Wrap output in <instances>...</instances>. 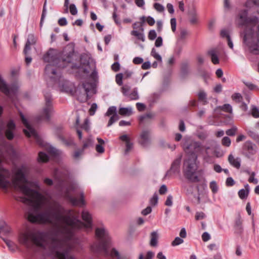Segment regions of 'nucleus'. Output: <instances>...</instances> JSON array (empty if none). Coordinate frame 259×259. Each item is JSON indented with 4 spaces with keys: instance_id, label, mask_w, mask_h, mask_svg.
<instances>
[{
    "instance_id": "22",
    "label": "nucleus",
    "mask_w": 259,
    "mask_h": 259,
    "mask_svg": "<svg viewBox=\"0 0 259 259\" xmlns=\"http://www.w3.org/2000/svg\"><path fill=\"white\" fill-rule=\"evenodd\" d=\"M198 97L199 100L203 102V105H206L208 103L207 95L204 91H200L198 94Z\"/></svg>"
},
{
    "instance_id": "41",
    "label": "nucleus",
    "mask_w": 259,
    "mask_h": 259,
    "mask_svg": "<svg viewBox=\"0 0 259 259\" xmlns=\"http://www.w3.org/2000/svg\"><path fill=\"white\" fill-rule=\"evenodd\" d=\"M237 131V128L236 126H233L231 128L228 130L226 131V133L227 135L229 136H233L236 134V133Z\"/></svg>"
},
{
    "instance_id": "16",
    "label": "nucleus",
    "mask_w": 259,
    "mask_h": 259,
    "mask_svg": "<svg viewBox=\"0 0 259 259\" xmlns=\"http://www.w3.org/2000/svg\"><path fill=\"white\" fill-rule=\"evenodd\" d=\"M82 87L84 90L86 94V97L84 101H87L89 98V94L90 92L94 88V84L92 83L85 82L82 83Z\"/></svg>"
},
{
    "instance_id": "53",
    "label": "nucleus",
    "mask_w": 259,
    "mask_h": 259,
    "mask_svg": "<svg viewBox=\"0 0 259 259\" xmlns=\"http://www.w3.org/2000/svg\"><path fill=\"white\" fill-rule=\"evenodd\" d=\"M173 197L171 195H169L165 202V204L168 206H171L172 205Z\"/></svg>"
},
{
    "instance_id": "56",
    "label": "nucleus",
    "mask_w": 259,
    "mask_h": 259,
    "mask_svg": "<svg viewBox=\"0 0 259 259\" xmlns=\"http://www.w3.org/2000/svg\"><path fill=\"white\" fill-rule=\"evenodd\" d=\"M255 176V172H251V175H250V176L248 179V181L250 182V183H253L255 184H257V182H258V181L256 179H255L254 178Z\"/></svg>"
},
{
    "instance_id": "58",
    "label": "nucleus",
    "mask_w": 259,
    "mask_h": 259,
    "mask_svg": "<svg viewBox=\"0 0 259 259\" xmlns=\"http://www.w3.org/2000/svg\"><path fill=\"white\" fill-rule=\"evenodd\" d=\"M221 35L223 37H226L227 39L230 37L228 30L227 29H223L221 31Z\"/></svg>"
},
{
    "instance_id": "54",
    "label": "nucleus",
    "mask_w": 259,
    "mask_h": 259,
    "mask_svg": "<svg viewBox=\"0 0 259 259\" xmlns=\"http://www.w3.org/2000/svg\"><path fill=\"white\" fill-rule=\"evenodd\" d=\"M163 40L161 36H158L155 42V46L156 47H160L162 46Z\"/></svg>"
},
{
    "instance_id": "51",
    "label": "nucleus",
    "mask_w": 259,
    "mask_h": 259,
    "mask_svg": "<svg viewBox=\"0 0 259 259\" xmlns=\"http://www.w3.org/2000/svg\"><path fill=\"white\" fill-rule=\"evenodd\" d=\"M122 78L123 75L122 73H119L116 75V81L119 85H121L122 84Z\"/></svg>"
},
{
    "instance_id": "37",
    "label": "nucleus",
    "mask_w": 259,
    "mask_h": 259,
    "mask_svg": "<svg viewBox=\"0 0 259 259\" xmlns=\"http://www.w3.org/2000/svg\"><path fill=\"white\" fill-rule=\"evenodd\" d=\"M131 86L127 84L124 85L121 88V92L124 96L127 97L128 96L130 91L131 90Z\"/></svg>"
},
{
    "instance_id": "7",
    "label": "nucleus",
    "mask_w": 259,
    "mask_h": 259,
    "mask_svg": "<svg viewBox=\"0 0 259 259\" xmlns=\"http://www.w3.org/2000/svg\"><path fill=\"white\" fill-rule=\"evenodd\" d=\"M77 188L75 184H71L64 193V196L68 199L73 205H83L84 204L83 193H80V199H78L71 195L70 192L74 190Z\"/></svg>"
},
{
    "instance_id": "39",
    "label": "nucleus",
    "mask_w": 259,
    "mask_h": 259,
    "mask_svg": "<svg viewBox=\"0 0 259 259\" xmlns=\"http://www.w3.org/2000/svg\"><path fill=\"white\" fill-rule=\"evenodd\" d=\"M93 144V141L91 137H89L86 140L83 142V149H85L90 146Z\"/></svg>"
},
{
    "instance_id": "59",
    "label": "nucleus",
    "mask_w": 259,
    "mask_h": 259,
    "mask_svg": "<svg viewBox=\"0 0 259 259\" xmlns=\"http://www.w3.org/2000/svg\"><path fill=\"white\" fill-rule=\"evenodd\" d=\"M252 115L255 118L259 117V110L256 107L252 108Z\"/></svg>"
},
{
    "instance_id": "23",
    "label": "nucleus",
    "mask_w": 259,
    "mask_h": 259,
    "mask_svg": "<svg viewBox=\"0 0 259 259\" xmlns=\"http://www.w3.org/2000/svg\"><path fill=\"white\" fill-rule=\"evenodd\" d=\"M189 73V66L187 63H183L181 67V75L183 77H185Z\"/></svg>"
},
{
    "instance_id": "43",
    "label": "nucleus",
    "mask_w": 259,
    "mask_h": 259,
    "mask_svg": "<svg viewBox=\"0 0 259 259\" xmlns=\"http://www.w3.org/2000/svg\"><path fill=\"white\" fill-rule=\"evenodd\" d=\"M54 175L56 179L61 182H63V176H62L61 172L59 169H56L54 172Z\"/></svg>"
},
{
    "instance_id": "17",
    "label": "nucleus",
    "mask_w": 259,
    "mask_h": 259,
    "mask_svg": "<svg viewBox=\"0 0 259 259\" xmlns=\"http://www.w3.org/2000/svg\"><path fill=\"white\" fill-rule=\"evenodd\" d=\"M234 228L236 233L241 234L242 233L243 229L242 225V221L240 216H238L235 220Z\"/></svg>"
},
{
    "instance_id": "40",
    "label": "nucleus",
    "mask_w": 259,
    "mask_h": 259,
    "mask_svg": "<svg viewBox=\"0 0 259 259\" xmlns=\"http://www.w3.org/2000/svg\"><path fill=\"white\" fill-rule=\"evenodd\" d=\"M184 242V240L182 238L177 237L174 240L171 242V245L173 246L179 245Z\"/></svg>"
},
{
    "instance_id": "34",
    "label": "nucleus",
    "mask_w": 259,
    "mask_h": 259,
    "mask_svg": "<svg viewBox=\"0 0 259 259\" xmlns=\"http://www.w3.org/2000/svg\"><path fill=\"white\" fill-rule=\"evenodd\" d=\"M209 187L213 194H215L218 192L219 188L215 181H211L210 183Z\"/></svg>"
},
{
    "instance_id": "36",
    "label": "nucleus",
    "mask_w": 259,
    "mask_h": 259,
    "mask_svg": "<svg viewBox=\"0 0 259 259\" xmlns=\"http://www.w3.org/2000/svg\"><path fill=\"white\" fill-rule=\"evenodd\" d=\"M196 136L200 140H204L207 138L208 134L205 131L198 132Z\"/></svg>"
},
{
    "instance_id": "33",
    "label": "nucleus",
    "mask_w": 259,
    "mask_h": 259,
    "mask_svg": "<svg viewBox=\"0 0 259 259\" xmlns=\"http://www.w3.org/2000/svg\"><path fill=\"white\" fill-rule=\"evenodd\" d=\"M222 110L230 113L232 112V107L229 104H225L219 107Z\"/></svg>"
},
{
    "instance_id": "49",
    "label": "nucleus",
    "mask_w": 259,
    "mask_h": 259,
    "mask_svg": "<svg viewBox=\"0 0 259 259\" xmlns=\"http://www.w3.org/2000/svg\"><path fill=\"white\" fill-rule=\"evenodd\" d=\"M156 36L157 34L154 30H151L149 32L148 38L149 39L153 40L156 38Z\"/></svg>"
},
{
    "instance_id": "14",
    "label": "nucleus",
    "mask_w": 259,
    "mask_h": 259,
    "mask_svg": "<svg viewBox=\"0 0 259 259\" xmlns=\"http://www.w3.org/2000/svg\"><path fill=\"white\" fill-rule=\"evenodd\" d=\"M208 55L210 57L211 60L214 64L219 63V59L218 57L219 51L216 49H211L207 52Z\"/></svg>"
},
{
    "instance_id": "60",
    "label": "nucleus",
    "mask_w": 259,
    "mask_h": 259,
    "mask_svg": "<svg viewBox=\"0 0 259 259\" xmlns=\"http://www.w3.org/2000/svg\"><path fill=\"white\" fill-rule=\"evenodd\" d=\"M226 184L227 186H232L235 184V181L231 177H229L227 179Z\"/></svg>"
},
{
    "instance_id": "13",
    "label": "nucleus",
    "mask_w": 259,
    "mask_h": 259,
    "mask_svg": "<svg viewBox=\"0 0 259 259\" xmlns=\"http://www.w3.org/2000/svg\"><path fill=\"white\" fill-rule=\"evenodd\" d=\"M90 63L89 62H88V65L89 66V68L90 69H89L88 68H83V72L85 73H89L90 71V70H93V71L90 75V77L92 79V80L94 82H97L98 79V73L97 71L95 69V66L94 64H92L91 65H89Z\"/></svg>"
},
{
    "instance_id": "5",
    "label": "nucleus",
    "mask_w": 259,
    "mask_h": 259,
    "mask_svg": "<svg viewBox=\"0 0 259 259\" xmlns=\"http://www.w3.org/2000/svg\"><path fill=\"white\" fill-rule=\"evenodd\" d=\"M183 148L186 153L189 154L188 156L195 155L197 158L198 155H203L204 153L208 154L207 150L209 147L203 145L200 142L192 140L189 143H184Z\"/></svg>"
},
{
    "instance_id": "27",
    "label": "nucleus",
    "mask_w": 259,
    "mask_h": 259,
    "mask_svg": "<svg viewBox=\"0 0 259 259\" xmlns=\"http://www.w3.org/2000/svg\"><path fill=\"white\" fill-rule=\"evenodd\" d=\"M127 97L130 98L131 100H136L139 99V96L137 88H135L131 93H129Z\"/></svg>"
},
{
    "instance_id": "62",
    "label": "nucleus",
    "mask_w": 259,
    "mask_h": 259,
    "mask_svg": "<svg viewBox=\"0 0 259 259\" xmlns=\"http://www.w3.org/2000/svg\"><path fill=\"white\" fill-rule=\"evenodd\" d=\"M205 217V214L203 212H197L195 219L197 220H202Z\"/></svg>"
},
{
    "instance_id": "3",
    "label": "nucleus",
    "mask_w": 259,
    "mask_h": 259,
    "mask_svg": "<svg viewBox=\"0 0 259 259\" xmlns=\"http://www.w3.org/2000/svg\"><path fill=\"white\" fill-rule=\"evenodd\" d=\"M45 233L43 232L35 233L31 231L21 232L18 236L19 242L29 248L33 244L43 246L45 244Z\"/></svg>"
},
{
    "instance_id": "63",
    "label": "nucleus",
    "mask_w": 259,
    "mask_h": 259,
    "mask_svg": "<svg viewBox=\"0 0 259 259\" xmlns=\"http://www.w3.org/2000/svg\"><path fill=\"white\" fill-rule=\"evenodd\" d=\"M96 150L99 153H103L105 149L102 145L97 144L96 146Z\"/></svg>"
},
{
    "instance_id": "45",
    "label": "nucleus",
    "mask_w": 259,
    "mask_h": 259,
    "mask_svg": "<svg viewBox=\"0 0 259 259\" xmlns=\"http://www.w3.org/2000/svg\"><path fill=\"white\" fill-rule=\"evenodd\" d=\"M158 197L156 193H155L150 200V203L152 205H155L158 202Z\"/></svg>"
},
{
    "instance_id": "47",
    "label": "nucleus",
    "mask_w": 259,
    "mask_h": 259,
    "mask_svg": "<svg viewBox=\"0 0 259 259\" xmlns=\"http://www.w3.org/2000/svg\"><path fill=\"white\" fill-rule=\"evenodd\" d=\"M247 133L249 136H250L254 140L257 141L259 140V135H257L255 132L251 131H249Z\"/></svg>"
},
{
    "instance_id": "30",
    "label": "nucleus",
    "mask_w": 259,
    "mask_h": 259,
    "mask_svg": "<svg viewBox=\"0 0 259 259\" xmlns=\"http://www.w3.org/2000/svg\"><path fill=\"white\" fill-rule=\"evenodd\" d=\"M117 113V108L115 106H111L108 109L105 115L106 116H109L111 115H114Z\"/></svg>"
},
{
    "instance_id": "38",
    "label": "nucleus",
    "mask_w": 259,
    "mask_h": 259,
    "mask_svg": "<svg viewBox=\"0 0 259 259\" xmlns=\"http://www.w3.org/2000/svg\"><path fill=\"white\" fill-rule=\"evenodd\" d=\"M248 191L245 190L244 189L240 190L238 192V195L242 199L246 198L248 196Z\"/></svg>"
},
{
    "instance_id": "8",
    "label": "nucleus",
    "mask_w": 259,
    "mask_h": 259,
    "mask_svg": "<svg viewBox=\"0 0 259 259\" xmlns=\"http://www.w3.org/2000/svg\"><path fill=\"white\" fill-rule=\"evenodd\" d=\"M45 99V107L42 111V116L47 120L49 121L50 119V116L53 111L52 104V96L49 92H45L44 93Z\"/></svg>"
},
{
    "instance_id": "31",
    "label": "nucleus",
    "mask_w": 259,
    "mask_h": 259,
    "mask_svg": "<svg viewBox=\"0 0 259 259\" xmlns=\"http://www.w3.org/2000/svg\"><path fill=\"white\" fill-rule=\"evenodd\" d=\"M154 255V254L152 251H149L147 252L145 257L143 253H140L139 256V259H152Z\"/></svg>"
},
{
    "instance_id": "42",
    "label": "nucleus",
    "mask_w": 259,
    "mask_h": 259,
    "mask_svg": "<svg viewBox=\"0 0 259 259\" xmlns=\"http://www.w3.org/2000/svg\"><path fill=\"white\" fill-rule=\"evenodd\" d=\"M188 13L190 17L197 16V11L195 6L192 5V6L189 9Z\"/></svg>"
},
{
    "instance_id": "21",
    "label": "nucleus",
    "mask_w": 259,
    "mask_h": 259,
    "mask_svg": "<svg viewBox=\"0 0 259 259\" xmlns=\"http://www.w3.org/2000/svg\"><path fill=\"white\" fill-rule=\"evenodd\" d=\"M150 245L152 246H156L157 244L158 234L157 231H153L151 233Z\"/></svg>"
},
{
    "instance_id": "20",
    "label": "nucleus",
    "mask_w": 259,
    "mask_h": 259,
    "mask_svg": "<svg viewBox=\"0 0 259 259\" xmlns=\"http://www.w3.org/2000/svg\"><path fill=\"white\" fill-rule=\"evenodd\" d=\"M228 161L230 163L237 168H239L240 167V162L239 159H235L234 156L232 154H230L228 157Z\"/></svg>"
},
{
    "instance_id": "15",
    "label": "nucleus",
    "mask_w": 259,
    "mask_h": 259,
    "mask_svg": "<svg viewBox=\"0 0 259 259\" xmlns=\"http://www.w3.org/2000/svg\"><path fill=\"white\" fill-rule=\"evenodd\" d=\"M181 162V156L176 158L172 163L170 167V170L173 172H179L180 171V166Z\"/></svg>"
},
{
    "instance_id": "50",
    "label": "nucleus",
    "mask_w": 259,
    "mask_h": 259,
    "mask_svg": "<svg viewBox=\"0 0 259 259\" xmlns=\"http://www.w3.org/2000/svg\"><path fill=\"white\" fill-rule=\"evenodd\" d=\"M81 128L87 131L90 130V121L88 118L85 119L83 124L81 125Z\"/></svg>"
},
{
    "instance_id": "28",
    "label": "nucleus",
    "mask_w": 259,
    "mask_h": 259,
    "mask_svg": "<svg viewBox=\"0 0 259 259\" xmlns=\"http://www.w3.org/2000/svg\"><path fill=\"white\" fill-rule=\"evenodd\" d=\"M131 34L136 36L138 39L141 40L142 41H145V36L143 33L139 32L137 30H133L131 31Z\"/></svg>"
},
{
    "instance_id": "48",
    "label": "nucleus",
    "mask_w": 259,
    "mask_h": 259,
    "mask_svg": "<svg viewBox=\"0 0 259 259\" xmlns=\"http://www.w3.org/2000/svg\"><path fill=\"white\" fill-rule=\"evenodd\" d=\"M133 146V144L131 143L130 141H127L126 143V149L124 151V154H127L129 151L132 149Z\"/></svg>"
},
{
    "instance_id": "35",
    "label": "nucleus",
    "mask_w": 259,
    "mask_h": 259,
    "mask_svg": "<svg viewBox=\"0 0 259 259\" xmlns=\"http://www.w3.org/2000/svg\"><path fill=\"white\" fill-rule=\"evenodd\" d=\"M119 119V117L117 114H114L110 118L107 126H110L112 124H113L114 122L117 121Z\"/></svg>"
},
{
    "instance_id": "52",
    "label": "nucleus",
    "mask_w": 259,
    "mask_h": 259,
    "mask_svg": "<svg viewBox=\"0 0 259 259\" xmlns=\"http://www.w3.org/2000/svg\"><path fill=\"white\" fill-rule=\"evenodd\" d=\"M154 8L159 12H162L164 11V7L159 3H155L154 5Z\"/></svg>"
},
{
    "instance_id": "46",
    "label": "nucleus",
    "mask_w": 259,
    "mask_h": 259,
    "mask_svg": "<svg viewBox=\"0 0 259 259\" xmlns=\"http://www.w3.org/2000/svg\"><path fill=\"white\" fill-rule=\"evenodd\" d=\"M69 10L70 13L72 15H75L77 14V9L74 4H71L69 6Z\"/></svg>"
},
{
    "instance_id": "26",
    "label": "nucleus",
    "mask_w": 259,
    "mask_h": 259,
    "mask_svg": "<svg viewBox=\"0 0 259 259\" xmlns=\"http://www.w3.org/2000/svg\"><path fill=\"white\" fill-rule=\"evenodd\" d=\"M3 240L10 250L12 251L15 250L17 246L13 242L6 239H3Z\"/></svg>"
},
{
    "instance_id": "44",
    "label": "nucleus",
    "mask_w": 259,
    "mask_h": 259,
    "mask_svg": "<svg viewBox=\"0 0 259 259\" xmlns=\"http://www.w3.org/2000/svg\"><path fill=\"white\" fill-rule=\"evenodd\" d=\"M222 143L224 146L229 147L231 144V139L228 137H225L222 139Z\"/></svg>"
},
{
    "instance_id": "57",
    "label": "nucleus",
    "mask_w": 259,
    "mask_h": 259,
    "mask_svg": "<svg viewBox=\"0 0 259 259\" xmlns=\"http://www.w3.org/2000/svg\"><path fill=\"white\" fill-rule=\"evenodd\" d=\"M170 24L171 30L173 32H175L176 30L177 21L175 18H171L170 20Z\"/></svg>"
},
{
    "instance_id": "2",
    "label": "nucleus",
    "mask_w": 259,
    "mask_h": 259,
    "mask_svg": "<svg viewBox=\"0 0 259 259\" xmlns=\"http://www.w3.org/2000/svg\"><path fill=\"white\" fill-rule=\"evenodd\" d=\"M237 23L239 26H245L243 37V43L248 48L250 52L255 55H259V25L258 33H255L253 27L258 23L256 16L247 17V10H244L239 14Z\"/></svg>"
},
{
    "instance_id": "4",
    "label": "nucleus",
    "mask_w": 259,
    "mask_h": 259,
    "mask_svg": "<svg viewBox=\"0 0 259 259\" xmlns=\"http://www.w3.org/2000/svg\"><path fill=\"white\" fill-rule=\"evenodd\" d=\"M196 160L197 156L193 155L192 156H188L184 162V175L187 180L193 183L199 181V177L196 174L198 168Z\"/></svg>"
},
{
    "instance_id": "12",
    "label": "nucleus",
    "mask_w": 259,
    "mask_h": 259,
    "mask_svg": "<svg viewBox=\"0 0 259 259\" xmlns=\"http://www.w3.org/2000/svg\"><path fill=\"white\" fill-rule=\"evenodd\" d=\"M36 42V38L34 35L32 34H29L23 51V53L25 55H27L28 52L30 50V46L35 45Z\"/></svg>"
},
{
    "instance_id": "29",
    "label": "nucleus",
    "mask_w": 259,
    "mask_h": 259,
    "mask_svg": "<svg viewBox=\"0 0 259 259\" xmlns=\"http://www.w3.org/2000/svg\"><path fill=\"white\" fill-rule=\"evenodd\" d=\"M49 160V157L47 154L42 152H40L38 154V161L39 162H47Z\"/></svg>"
},
{
    "instance_id": "10",
    "label": "nucleus",
    "mask_w": 259,
    "mask_h": 259,
    "mask_svg": "<svg viewBox=\"0 0 259 259\" xmlns=\"http://www.w3.org/2000/svg\"><path fill=\"white\" fill-rule=\"evenodd\" d=\"M151 132L150 130H143L142 131L139 140V144L144 147H147L151 142Z\"/></svg>"
},
{
    "instance_id": "64",
    "label": "nucleus",
    "mask_w": 259,
    "mask_h": 259,
    "mask_svg": "<svg viewBox=\"0 0 259 259\" xmlns=\"http://www.w3.org/2000/svg\"><path fill=\"white\" fill-rule=\"evenodd\" d=\"M202 239L204 242L207 241L210 239V236L208 233L206 232H204L202 235Z\"/></svg>"
},
{
    "instance_id": "55",
    "label": "nucleus",
    "mask_w": 259,
    "mask_h": 259,
    "mask_svg": "<svg viewBox=\"0 0 259 259\" xmlns=\"http://www.w3.org/2000/svg\"><path fill=\"white\" fill-rule=\"evenodd\" d=\"M136 106L138 111L140 112L144 111L146 109L145 105L142 103H137Z\"/></svg>"
},
{
    "instance_id": "18",
    "label": "nucleus",
    "mask_w": 259,
    "mask_h": 259,
    "mask_svg": "<svg viewBox=\"0 0 259 259\" xmlns=\"http://www.w3.org/2000/svg\"><path fill=\"white\" fill-rule=\"evenodd\" d=\"M154 115L151 113H146L142 115L139 117V120L140 124L145 123L148 122L150 119L153 118Z\"/></svg>"
},
{
    "instance_id": "6",
    "label": "nucleus",
    "mask_w": 259,
    "mask_h": 259,
    "mask_svg": "<svg viewBox=\"0 0 259 259\" xmlns=\"http://www.w3.org/2000/svg\"><path fill=\"white\" fill-rule=\"evenodd\" d=\"M20 117L22 122L26 127L25 129L23 130L25 135L28 137H33L38 144L42 145L43 141L41 138L35 130L30 125L24 115L22 113H20Z\"/></svg>"
},
{
    "instance_id": "11",
    "label": "nucleus",
    "mask_w": 259,
    "mask_h": 259,
    "mask_svg": "<svg viewBox=\"0 0 259 259\" xmlns=\"http://www.w3.org/2000/svg\"><path fill=\"white\" fill-rule=\"evenodd\" d=\"M7 128V130L5 131L6 137L8 140H11L14 137L13 131L16 128L15 124L13 120H10L8 122Z\"/></svg>"
},
{
    "instance_id": "1",
    "label": "nucleus",
    "mask_w": 259,
    "mask_h": 259,
    "mask_svg": "<svg viewBox=\"0 0 259 259\" xmlns=\"http://www.w3.org/2000/svg\"><path fill=\"white\" fill-rule=\"evenodd\" d=\"M44 60L49 63L45 67L46 77L55 84H58L61 92L72 93L73 92L72 84L62 77L60 71V68L65 67L66 64L71 61V58L68 56L67 59H61L54 50H50L44 56Z\"/></svg>"
},
{
    "instance_id": "9",
    "label": "nucleus",
    "mask_w": 259,
    "mask_h": 259,
    "mask_svg": "<svg viewBox=\"0 0 259 259\" xmlns=\"http://www.w3.org/2000/svg\"><path fill=\"white\" fill-rule=\"evenodd\" d=\"M257 146L250 141H246L242 147V153L248 158L251 157L257 152Z\"/></svg>"
},
{
    "instance_id": "19",
    "label": "nucleus",
    "mask_w": 259,
    "mask_h": 259,
    "mask_svg": "<svg viewBox=\"0 0 259 259\" xmlns=\"http://www.w3.org/2000/svg\"><path fill=\"white\" fill-rule=\"evenodd\" d=\"M133 113V108L131 107H121L119 109V114L122 116H129Z\"/></svg>"
},
{
    "instance_id": "32",
    "label": "nucleus",
    "mask_w": 259,
    "mask_h": 259,
    "mask_svg": "<svg viewBox=\"0 0 259 259\" xmlns=\"http://www.w3.org/2000/svg\"><path fill=\"white\" fill-rule=\"evenodd\" d=\"M151 55L155 59L160 62H162V58L161 56L156 52L154 48H153L151 50Z\"/></svg>"
},
{
    "instance_id": "25",
    "label": "nucleus",
    "mask_w": 259,
    "mask_h": 259,
    "mask_svg": "<svg viewBox=\"0 0 259 259\" xmlns=\"http://www.w3.org/2000/svg\"><path fill=\"white\" fill-rule=\"evenodd\" d=\"M47 15V1L46 0L42 12V14L41 16L40 21V28H41L44 23V20Z\"/></svg>"
},
{
    "instance_id": "61",
    "label": "nucleus",
    "mask_w": 259,
    "mask_h": 259,
    "mask_svg": "<svg viewBox=\"0 0 259 259\" xmlns=\"http://www.w3.org/2000/svg\"><path fill=\"white\" fill-rule=\"evenodd\" d=\"M143 59L140 57H136L134 58L133 62L135 64H140L143 62Z\"/></svg>"
},
{
    "instance_id": "24",
    "label": "nucleus",
    "mask_w": 259,
    "mask_h": 259,
    "mask_svg": "<svg viewBox=\"0 0 259 259\" xmlns=\"http://www.w3.org/2000/svg\"><path fill=\"white\" fill-rule=\"evenodd\" d=\"M1 233H3L4 235H8L11 232V228L6 224L3 222L0 224Z\"/></svg>"
}]
</instances>
